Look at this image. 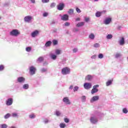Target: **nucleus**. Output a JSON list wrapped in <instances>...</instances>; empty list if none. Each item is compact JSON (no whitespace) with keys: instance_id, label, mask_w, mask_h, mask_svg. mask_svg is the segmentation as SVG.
<instances>
[{"instance_id":"nucleus-1","label":"nucleus","mask_w":128,"mask_h":128,"mask_svg":"<svg viewBox=\"0 0 128 128\" xmlns=\"http://www.w3.org/2000/svg\"><path fill=\"white\" fill-rule=\"evenodd\" d=\"M102 114L100 112H97L94 114L92 115L90 118V122L93 124H96L98 122V118L99 116H100Z\"/></svg>"},{"instance_id":"nucleus-2","label":"nucleus","mask_w":128,"mask_h":128,"mask_svg":"<svg viewBox=\"0 0 128 128\" xmlns=\"http://www.w3.org/2000/svg\"><path fill=\"white\" fill-rule=\"evenodd\" d=\"M10 34L12 36H18L20 34V32L16 29H14L10 32Z\"/></svg>"},{"instance_id":"nucleus-3","label":"nucleus","mask_w":128,"mask_h":128,"mask_svg":"<svg viewBox=\"0 0 128 128\" xmlns=\"http://www.w3.org/2000/svg\"><path fill=\"white\" fill-rule=\"evenodd\" d=\"M24 22L27 24H32V22H34V17L32 16H27L24 18Z\"/></svg>"},{"instance_id":"nucleus-4","label":"nucleus","mask_w":128,"mask_h":128,"mask_svg":"<svg viewBox=\"0 0 128 128\" xmlns=\"http://www.w3.org/2000/svg\"><path fill=\"white\" fill-rule=\"evenodd\" d=\"M62 74L64 75L70 74V69L68 67H65L62 69Z\"/></svg>"},{"instance_id":"nucleus-5","label":"nucleus","mask_w":128,"mask_h":128,"mask_svg":"<svg viewBox=\"0 0 128 128\" xmlns=\"http://www.w3.org/2000/svg\"><path fill=\"white\" fill-rule=\"evenodd\" d=\"M100 85L96 84L93 86V88L91 90V94H96L98 92V88H99Z\"/></svg>"},{"instance_id":"nucleus-6","label":"nucleus","mask_w":128,"mask_h":128,"mask_svg":"<svg viewBox=\"0 0 128 128\" xmlns=\"http://www.w3.org/2000/svg\"><path fill=\"white\" fill-rule=\"evenodd\" d=\"M62 102H64V104H72V102H70V98L68 96L64 97L62 99Z\"/></svg>"},{"instance_id":"nucleus-7","label":"nucleus","mask_w":128,"mask_h":128,"mask_svg":"<svg viewBox=\"0 0 128 128\" xmlns=\"http://www.w3.org/2000/svg\"><path fill=\"white\" fill-rule=\"evenodd\" d=\"M92 84L90 82H85L84 84V87L85 90H90V88H92Z\"/></svg>"},{"instance_id":"nucleus-8","label":"nucleus","mask_w":128,"mask_h":128,"mask_svg":"<svg viewBox=\"0 0 128 128\" xmlns=\"http://www.w3.org/2000/svg\"><path fill=\"white\" fill-rule=\"evenodd\" d=\"M16 80L19 84H24L26 82V78L22 76H19L17 78Z\"/></svg>"},{"instance_id":"nucleus-9","label":"nucleus","mask_w":128,"mask_h":128,"mask_svg":"<svg viewBox=\"0 0 128 128\" xmlns=\"http://www.w3.org/2000/svg\"><path fill=\"white\" fill-rule=\"evenodd\" d=\"M106 10H104L101 12L98 11L96 13L95 16L96 18H100V16H102V14H106Z\"/></svg>"},{"instance_id":"nucleus-10","label":"nucleus","mask_w":128,"mask_h":128,"mask_svg":"<svg viewBox=\"0 0 128 128\" xmlns=\"http://www.w3.org/2000/svg\"><path fill=\"white\" fill-rule=\"evenodd\" d=\"M100 100V96H94L90 99V102L92 104V102H98V100Z\"/></svg>"},{"instance_id":"nucleus-11","label":"nucleus","mask_w":128,"mask_h":128,"mask_svg":"<svg viewBox=\"0 0 128 128\" xmlns=\"http://www.w3.org/2000/svg\"><path fill=\"white\" fill-rule=\"evenodd\" d=\"M29 70H30V74L32 76L36 74V68H34V66H30L29 68Z\"/></svg>"},{"instance_id":"nucleus-12","label":"nucleus","mask_w":128,"mask_h":128,"mask_svg":"<svg viewBox=\"0 0 128 128\" xmlns=\"http://www.w3.org/2000/svg\"><path fill=\"white\" fill-rule=\"evenodd\" d=\"M60 16L62 20H64L66 22V20H68V15L67 14H65L63 16L60 14Z\"/></svg>"},{"instance_id":"nucleus-13","label":"nucleus","mask_w":128,"mask_h":128,"mask_svg":"<svg viewBox=\"0 0 128 128\" xmlns=\"http://www.w3.org/2000/svg\"><path fill=\"white\" fill-rule=\"evenodd\" d=\"M12 102H14V99L12 98H8L6 101V106H12Z\"/></svg>"},{"instance_id":"nucleus-14","label":"nucleus","mask_w":128,"mask_h":128,"mask_svg":"<svg viewBox=\"0 0 128 128\" xmlns=\"http://www.w3.org/2000/svg\"><path fill=\"white\" fill-rule=\"evenodd\" d=\"M64 8V3H60L57 6V10H62Z\"/></svg>"},{"instance_id":"nucleus-15","label":"nucleus","mask_w":128,"mask_h":128,"mask_svg":"<svg viewBox=\"0 0 128 128\" xmlns=\"http://www.w3.org/2000/svg\"><path fill=\"white\" fill-rule=\"evenodd\" d=\"M112 22V18H106L105 20H104V24H110Z\"/></svg>"},{"instance_id":"nucleus-16","label":"nucleus","mask_w":128,"mask_h":128,"mask_svg":"<svg viewBox=\"0 0 128 128\" xmlns=\"http://www.w3.org/2000/svg\"><path fill=\"white\" fill-rule=\"evenodd\" d=\"M38 34H40L38 30H36L31 34V36H32V38H36V36H38Z\"/></svg>"},{"instance_id":"nucleus-17","label":"nucleus","mask_w":128,"mask_h":128,"mask_svg":"<svg viewBox=\"0 0 128 128\" xmlns=\"http://www.w3.org/2000/svg\"><path fill=\"white\" fill-rule=\"evenodd\" d=\"M126 42L124 41V38L122 37L118 41V44L120 46H124Z\"/></svg>"},{"instance_id":"nucleus-18","label":"nucleus","mask_w":128,"mask_h":128,"mask_svg":"<svg viewBox=\"0 0 128 128\" xmlns=\"http://www.w3.org/2000/svg\"><path fill=\"white\" fill-rule=\"evenodd\" d=\"M86 22H79L76 24V28H82V26H84Z\"/></svg>"},{"instance_id":"nucleus-19","label":"nucleus","mask_w":128,"mask_h":128,"mask_svg":"<svg viewBox=\"0 0 128 128\" xmlns=\"http://www.w3.org/2000/svg\"><path fill=\"white\" fill-rule=\"evenodd\" d=\"M22 88L25 90H28L30 88V84H24L22 86Z\"/></svg>"},{"instance_id":"nucleus-20","label":"nucleus","mask_w":128,"mask_h":128,"mask_svg":"<svg viewBox=\"0 0 128 128\" xmlns=\"http://www.w3.org/2000/svg\"><path fill=\"white\" fill-rule=\"evenodd\" d=\"M85 80H88V82H90V80H92V75L88 74L86 76Z\"/></svg>"},{"instance_id":"nucleus-21","label":"nucleus","mask_w":128,"mask_h":128,"mask_svg":"<svg viewBox=\"0 0 128 128\" xmlns=\"http://www.w3.org/2000/svg\"><path fill=\"white\" fill-rule=\"evenodd\" d=\"M114 81L113 80H108L106 82V86H112V82Z\"/></svg>"},{"instance_id":"nucleus-22","label":"nucleus","mask_w":128,"mask_h":128,"mask_svg":"<svg viewBox=\"0 0 128 128\" xmlns=\"http://www.w3.org/2000/svg\"><path fill=\"white\" fill-rule=\"evenodd\" d=\"M52 41L50 40L47 41L46 42L44 46H46V48H49V46H52Z\"/></svg>"},{"instance_id":"nucleus-23","label":"nucleus","mask_w":128,"mask_h":128,"mask_svg":"<svg viewBox=\"0 0 128 128\" xmlns=\"http://www.w3.org/2000/svg\"><path fill=\"white\" fill-rule=\"evenodd\" d=\"M50 58H52V60H56V58H58V56L54 54H50Z\"/></svg>"},{"instance_id":"nucleus-24","label":"nucleus","mask_w":128,"mask_h":128,"mask_svg":"<svg viewBox=\"0 0 128 128\" xmlns=\"http://www.w3.org/2000/svg\"><path fill=\"white\" fill-rule=\"evenodd\" d=\"M88 38H90V40H94L96 36H94V34L92 33L89 35Z\"/></svg>"},{"instance_id":"nucleus-25","label":"nucleus","mask_w":128,"mask_h":128,"mask_svg":"<svg viewBox=\"0 0 128 128\" xmlns=\"http://www.w3.org/2000/svg\"><path fill=\"white\" fill-rule=\"evenodd\" d=\"M12 118H18V116H18V113L12 112Z\"/></svg>"},{"instance_id":"nucleus-26","label":"nucleus","mask_w":128,"mask_h":128,"mask_svg":"<svg viewBox=\"0 0 128 128\" xmlns=\"http://www.w3.org/2000/svg\"><path fill=\"white\" fill-rule=\"evenodd\" d=\"M44 61V57H40L38 58L36 62H42Z\"/></svg>"},{"instance_id":"nucleus-27","label":"nucleus","mask_w":128,"mask_h":128,"mask_svg":"<svg viewBox=\"0 0 128 128\" xmlns=\"http://www.w3.org/2000/svg\"><path fill=\"white\" fill-rule=\"evenodd\" d=\"M82 102H84L86 100V97L84 96H82L81 97Z\"/></svg>"},{"instance_id":"nucleus-28","label":"nucleus","mask_w":128,"mask_h":128,"mask_svg":"<svg viewBox=\"0 0 128 128\" xmlns=\"http://www.w3.org/2000/svg\"><path fill=\"white\" fill-rule=\"evenodd\" d=\"M52 43L53 46H56L58 44V40H53L52 41Z\"/></svg>"},{"instance_id":"nucleus-29","label":"nucleus","mask_w":128,"mask_h":128,"mask_svg":"<svg viewBox=\"0 0 128 128\" xmlns=\"http://www.w3.org/2000/svg\"><path fill=\"white\" fill-rule=\"evenodd\" d=\"M60 52L61 50H55V54H56V56H60Z\"/></svg>"},{"instance_id":"nucleus-30","label":"nucleus","mask_w":128,"mask_h":128,"mask_svg":"<svg viewBox=\"0 0 128 128\" xmlns=\"http://www.w3.org/2000/svg\"><path fill=\"white\" fill-rule=\"evenodd\" d=\"M68 12L69 14H70V15L74 14V9L72 8L70 9Z\"/></svg>"},{"instance_id":"nucleus-31","label":"nucleus","mask_w":128,"mask_h":128,"mask_svg":"<svg viewBox=\"0 0 128 128\" xmlns=\"http://www.w3.org/2000/svg\"><path fill=\"white\" fill-rule=\"evenodd\" d=\"M59 126L60 128H64L66 126V124L61 123L60 124Z\"/></svg>"},{"instance_id":"nucleus-32","label":"nucleus","mask_w":128,"mask_h":128,"mask_svg":"<svg viewBox=\"0 0 128 128\" xmlns=\"http://www.w3.org/2000/svg\"><path fill=\"white\" fill-rule=\"evenodd\" d=\"M41 72H48V68H42L40 69Z\"/></svg>"},{"instance_id":"nucleus-33","label":"nucleus","mask_w":128,"mask_h":128,"mask_svg":"<svg viewBox=\"0 0 128 128\" xmlns=\"http://www.w3.org/2000/svg\"><path fill=\"white\" fill-rule=\"evenodd\" d=\"M106 38H107V40H110L112 38V34H108L106 36Z\"/></svg>"},{"instance_id":"nucleus-34","label":"nucleus","mask_w":128,"mask_h":128,"mask_svg":"<svg viewBox=\"0 0 128 128\" xmlns=\"http://www.w3.org/2000/svg\"><path fill=\"white\" fill-rule=\"evenodd\" d=\"M79 88H80L78 86H75L73 88V90H74V92H78V90Z\"/></svg>"},{"instance_id":"nucleus-35","label":"nucleus","mask_w":128,"mask_h":128,"mask_svg":"<svg viewBox=\"0 0 128 128\" xmlns=\"http://www.w3.org/2000/svg\"><path fill=\"white\" fill-rule=\"evenodd\" d=\"M8 128V125L6 124H0V128Z\"/></svg>"},{"instance_id":"nucleus-36","label":"nucleus","mask_w":128,"mask_h":128,"mask_svg":"<svg viewBox=\"0 0 128 128\" xmlns=\"http://www.w3.org/2000/svg\"><path fill=\"white\" fill-rule=\"evenodd\" d=\"M56 114L57 116H60V114H62V113L60 112V111L56 110Z\"/></svg>"},{"instance_id":"nucleus-37","label":"nucleus","mask_w":128,"mask_h":128,"mask_svg":"<svg viewBox=\"0 0 128 128\" xmlns=\"http://www.w3.org/2000/svg\"><path fill=\"white\" fill-rule=\"evenodd\" d=\"M26 52H30V50H32V47H30V46L26 47Z\"/></svg>"},{"instance_id":"nucleus-38","label":"nucleus","mask_w":128,"mask_h":128,"mask_svg":"<svg viewBox=\"0 0 128 128\" xmlns=\"http://www.w3.org/2000/svg\"><path fill=\"white\" fill-rule=\"evenodd\" d=\"M98 58L100 59L104 58V54L102 53L99 54L98 55Z\"/></svg>"},{"instance_id":"nucleus-39","label":"nucleus","mask_w":128,"mask_h":128,"mask_svg":"<svg viewBox=\"0 0 128 128\" xmlns=\"http://www.w3.org/2000/svg\"><path fill=\"white\" fill-rule=\"evenodd\" d=\"M122 112H123V114H128V108H124L122 109Z\"/></svg>"},{"instance_id":"nucleus-40","label":"nucleus","mask_w":128,"mask_h":128,"mask_svg":"<svg viewBox=\"0 0 128 128\" xmlns=\"http://www.w3.org/2000/svg\"><path fill=\"white\" fill-rule=\"evenodd\" d=\"M120 56H122V54H120V53H118L115 56V58H120Z\"/></svg>"},{"instance_id":"nucleus-41","label":"nucleus","mask_w":128,"mask_h":128,"mask_svg":"<svg viewBox=\"0 0 128 128\" xmlns=\"http://www.w3.org/2000/svg\"><path fill=\"white\" fill-rule=\"evenodd\" d=\"M30 118H36V115L34 114H31L29 115Z\"/></svg>"},{"instance_id":"nucleus-42","label":"nucleus","mask_w":128,"mask_h":128,"mask_svg":"<svg viewBox=\"0 0 128 128\" xmlns=\"http://www.w3.org/2000/svg\"><path fill=\"white\" fill-rule=\"evenodd\" d=\"M94 48H100V44L96 43L95 44H94Z\"/></svg>"},{"instance_id":"nucleus-43","label":"nucleus","mask_w":128,"mask_h":128,"mask_svg":"<svg viewBox=\"0 0 128 128\" xmlns=\"http://www.w3.org/2000/svg\"><path fill=\"white\" fill-rule=\"evenodd\" d=\"M10 114H6L4 116L5 119H8V118H10Z\"/></svg>"},{"instance_id":"nucleus-44","label":"nucleus","mask_w":128,"mask_h":128,"mask_svg":"<svg viewBox=\"0 0 128 128\" xmlns=\"http://www.w3.org/2000/svg\"><path fill=\"white\" fill-rule=\"evenodd\" d=\"M56 3L52 2L50 4V6L52 8L56 7Z\"/></svg>"},{"instance_id":"nucleus-45","label":"nucleus","mask_w":128,"mask_h":128,"mask_svg":"<svg viewBox=\"0 0 128 128\" xmlns=\"http://www.w3.org/2000/svg\"><path fill=\"white\" fill-rule=\"evenodd\" d=\"M4 70V65L0 66V71L2 72Z\"/></svg>"},{"instance_id":"nucleus-46","label":"nucleus","mask_w":128,"mask_h":128,"mask_svg":"<svg viewBox=\"0 0 128 128\" xmlns=\"http://www.w3.org/2000/svg\"><path fill=\"white\" fill-rule=\"evenodd\" d=\"M48 16V13L47 12H44V13H43V16L44 18H46Z\"/></svg>"},{"instance_id":"nucleus-47","label":"nucleus","mask_w":128,"mask_h":128,"mask_svg":"<svg viewBox=\"0 0 128 128\" xmlns=\"http://www.w3.org/2000/svg\"><path fill=\"white\" fill-rule=\"evenodd\" d=\"M76 12H77L78 14H80V12H82V10H80V9L78 8H76Z\"/></svg>"},{"instance_id":"nucleus-48","label":"nucleus","mask_w":128,"mask_h":128,"mask_svg":"<svg viewBox=\"0 0 128 128\" xmlns=\"http://www.w3.org/2000/svg\"><path fill=\"white\" fill-rule=\"evenodd\" d=\"M42 2L43 4H46L50 2V0H42Z\"/></svg>"},{"instance_id":"nucleus-49","label":"nucleus","mask_w":128,"mask_h":128,"mask_svg":"<svg viewBox=\"0 0 128 128\" xmlns=\"http://www.w3.org/2000/svg\"><path fill=\"white\" fill-rule=\"evenodd\" d=\"M64 121L66 122V124H68V122H70V120L68 118H65L64 119Z\"/></svg>"},{"instance_id":"nucleus-50","label":"nucleus","mask_w":128,"mask_h":128,"mask_svg":"<svg viewBox=\"0 0 128 128\" xmlns=\"http://www.w3.org/2000/svg\"><path fill=\"white\" fill-rule=\"evenodd\" d=\"M78 48H74L72 50V52H74V53L78 52Z\"/></svg>"},{"instance_id":"nucleus-51","label":"nucleus","mask_w":128,"mask_h":128,"mask_svg":"<svg viewBox=\"0 0 128 128\" xmlns=\"http://www.w3.org/2000/svg\"><path fill=\"white\" fill-rule=\"evenodd\" d=\"M91 58H92V60H96V55L94 54L92 56Z\"/></svg>"},{"instance_id":"nucleus-52","label":"nucleus","mask_w":128,"mask_h":128,"mask_svg":"<svg viewBox=\"0 0 128 128\" xmlns=\"http://www.w3.org/2000/svg\"><path fill=\"white\" fill-rule=\"evenodd\" d=\"M44 124H48V122H50V121L48 120V119H46L44 120Z\"/></svg>"},{"instance_id":"nucleus-53","label":"nucleus","mask_w":128,"mask_h":128,"mask_svg":"<svg viewBox=\"0 0 128 128\" xmlns=\"http://www.w3.org/2000/svg\"><path fill=\"white\" fill-rule=\"evenodd\" d=\"M73 32H78V28H74L73 29Z\"/></svg>"},{"instance_id":"nucleus-54","label":"nucleus","mask_w":128,"mask_h":128,"mask_svg":"<svg viewBox=\"0 0 128 128\" xmlns=\"http://www.w3.org/2000/svg\"><path fill=\"white\" fill-rule=\"evenodd\" d=\"M70 22H66L64 23V26H69L70 25Z\"/></svg>"},{"instance_id":"nucleus-55","label":"nucleus","mask_w":128,"mask_h":128,"mask_svg":"<svg viewBox=\"0 0 128 128\" xmlns=\"http://www.w3.org/2000/svg\"><path fill=\"white\" fill-rule=\"evenodd\" d=\"M76 22H80V18H77L75 20Z\"/></svg>"},{"instance_id":"nucleus-56","label":"nucleus","mask_w":128,"mask_h":128,"mask_svg":"<svg viewBox=\"0 0 128 128\" xmlns=\"http://www.w3.org/2000/svg\"><path fill=\"white\" fill-rule=\"evenodd\" d=\"M84 20L86 22H88L90 20V18H85Z\"/></svg>"},{"instance_id":"nucleus-57","label":"nucleus","mask_w":128,"mask_h":128,"mask_svg":"<svg viewBox=\"0 0 128 128\" xmlns=\"http://www.w3.org/2000/svg\"><path fill=\"white\" fill-rule=\"evenodd\" d=\"M32 4H36V0H30Z\"/></svg>"},{"instance_id":"nucleus-58","label":"nucleus","mask_w":128,"mask_h":128,"mask_svg":"<svg viewBox=\"0 0 128 128\" xmlns=\"http://www.w3.org/2000/svg\"><path fill=\"white\" fill-rule=\"evenodd\" d=\"M72 88H74V86H70L69 87V90H72Z\"/></svg>"},{"instance_id":"nucleus-59","label":"nucleus","mask_w":128,"mask_h":128,"mask_svg":"<svg viewBox=\"0 0 128 128\" xmlns=\"http://www.w3.org/2000/svg\"><path fill=\"white\" fill-rule=\"evenodd\" d=\"M8 6V4L6 3L4 4V6Z\"/></svg>"},{"instance_id":"nucleus-60","label":"nucleus","mask_w":128,"mask_h":128,"mask_svg":"<svg viewBox=\"0 0 128 128\" xmlns=\"http://www.w3.org/2000/svg\"><path fill=\"white\" fill-rule=\"evenodd\" d=\"M56 29L55 30H54V32H56Z\"/></svg>"},{"instance_id":"nucleus-61","label":"nucleus","mask_w":128,"mask_h":128,"mask_svg":"<svg viewBox=\"0 0 128 128\" xmlns=\"http://www.w3.org/2000/svg\"><path fill=\"white\" fill-rule=\"evenodd\" d=\"M98 0H94V2H98Z\"/></svg>"},{"instance_id":"nucleus-62","label":"nucleus","mask_w":128,"mask_h":128,"mask_svg":"<svg viewBox=\"0 0 128 128\" xmlns=\"http://www.w3.org/2000/svg\"><path fill=\"white\" fill-rule=\"evenodd\" d=\"M0 18H2L0 16Z\"/></svg>"},{"instance_id":"nucleus-63","label":"nucleus","mask_w":128,"mask_h":128,"mask_svg":"<svg viewBox=\"0 0 128 128\" xmlns=\"http://www.w3.org/2000/svg\"><path fill=\"white\" fill-rule=\"evenodd\" d=\"M120 28V26H119V28Z\"/></svg>"}]
</instances>
